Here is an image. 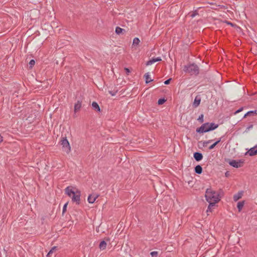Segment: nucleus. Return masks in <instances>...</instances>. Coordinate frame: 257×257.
Returning a JSON list of instances; mask_svg holds the SVG:
<instances>
[{"instance_id":"f257e3e1","label":"nucleus","mask_w":257,"mask_h":257,"mask_svg":"<svg viewBox=\"0 0 257 257\" xmlns=\"http://www.w3.org/2000/svg\"><path fill=\"white\" fill-rule=\"evenodd\" d=\"M65 193L71 198L72 201L76 204L80 203L81 192L72 186H68L65 189Z\"/></svg>"},{"instance_id":"f03ea898","label":"nucleus","mask_w":257,"mask_h":257,"mask_svg":"<svg viewBox=\"0 0 257 257\" xmlns=\"http://www.w3.org/2000/svg\"><path fill=\"white\" fill-rule=\"evenodd\" d=\"M205 198L207 201L211 204H215L220 200L218 193L211 188L206 190Z\"/></svg>"},{"instance_id":"7ed1b4c3","label":"nucleus","mask_w":257,"mask_h":257,"mask_svg":"<svg viewBox=\"0 0 257 257\" xmlns=\"http://www.w3.org/2000/svg\"><path fill=\"white\" fill-rule=\"evenodd\" d=\"M218 126L217 124L214 123H205L203 124L199 128L196 130V132L199 133H204L214 130Z\"/></svg>"},{"instance_id":"20e7f679","label":"nucleus","mask_w":257,"mask_h":257,"mask_svg":"<svg viewBox=\"0 0 257 257\" xmlns=\"http://www.w3.org/2000/svg\"><path fill=\"white\" fill-rule=\"evenodd\" d=\"M184 71L191 73V74H196L198 73V67L196 65L194 64L185 66Z\"/></svg>"},{"instance_id":"39448f33","label":"nucleus","mask_w":257,"mask_h":257,"mask_svg":"<svg viewBox=\"0 0 257 257\" xmlns=\"http://www.w3.org/2000/svg\"><path fill=\"white\" fill-rule=\"evenodd\" d=\"M61 145L62 146L63 151L69 154L71 151V147L68 141L66 138H63L61 141Z\"/></svg>"},{"instance_id":"423d86ee","label":"nucleus","mask_w":257,"mask_h":257,"mask_svg":"<svg viewBox=\"0 0 257 257\" xmlns=\"http://www.w3.org/2000/svg\"><path fill=\"white\" fill-rule=\"evenodd\" d=\"M229 164L230 166L238 168L242 166V162L241 161H236L235 160H232L229 161Z\"/></svg>"},{"instance_id":"0eeeda50","label":"nucleus","mask_w":257,"mask_h":257,"mask_svg":"<svg viewBox=\"0 0 257 257\" xmlns=\"http://www.w3.org/2000/svg\"><path fill=\"white\" fill-rule=\"evenodd\" d=\"M140 43V40L138 38H135L133 40L132 48L134 50H136L138 46H139Z\"/></svg>"},{"instance_id":"6e6552de","label":"nucleus","mask_w":257,"mask_h":257,"mask_svg":"<svg viewBox=\"0 0 257 257\" xmlns=\"http://www.w3.org/2000/svg\"><path fill=\"white\" fill-rule=\"evenodd\" d=\"M98 196L95 194H91L88 196L87 200L89 203H93L97 198Z\"/></svg>"},{"instance_id":"1a4fd4ad","label":"nucleus","mask_w":257,"mask_h":257,"mask_svg":"<svg viewBox=\"0 0 257 257\" xmlns=\"http://www.w3.org/2000/svg\"><path fill=\"white\" fill-rule=\"evenodd\" d=\"M256 146L250 148L246 153V155H248L250 156H253L257 155V152L256 151Z\"/></svg>"},{"instance_id":"9d476101","label":"nucleus","mask_w":257,"mask_h":257,"mask_svg":"<svg viewBox=\"0 0 257 257\" xmlns=\"http://www.w3.org/2000/svg\"><path fill=\"white\" fill-rule=\"evenodd\" d=\"M160 61H161V59L160 57L152 58L147 62V65H151L153 63Z\"/></svg>"},{"instance_id":"9b49d317","label":"nucleus","mask_w":257,"mask_h":257,"mask_svg":"<svg viewBox=\"0 0 257 257\" xmlns=\"http://www.w3.org/2000/svg\"><path fill=\"white\" fill-rule=\"evenodd\" d=\"M193 156L194 158L197 161H200L203 158V155L200 153L196 152L194 154Z\"/></svg>"},{"instance_id":"f8f14e48","label":"nucleus","mask_w":257,"mask_h":257,"mask_svg":"<svg viewBox=\"0 0 257 257\" xmlns=\"http://www.w3.org/2000/svg\"><path fill=\"white\" fill-rule=\"evenodd\" d=\"M242 196V192H238L237 193L233 195V200L234 201H236L241 198Z\"/></svg>"},{"instance_id":"ddd939ff","label":"nucleus","mask_w":257,"mask_h":257,"mask_svg":"<svg viewBox=\"0 0 257 257\" xmlns=\"http://www.w3.org/2000/svg\"><path fill=\"white\" fill-rule=\"evenodd\" d=\"M81 107V103L78 101L74 105V111L77 112L80 110Z\"/></svg>"},{"instance_id":"4468645a","label":"nucleus","mask_w":257,"mask_h":257,"mask_svg":"<svg viewBox=\"0 0 257 257\" xmlns=\"http://www.w3.org/2000/svg\"><path fill=\"white\" fill-rule=\"evenodd\" d=\"M144 77L145 78L146 82L147 83H148L150 82H151L153 81V79L151 78V75L150 73H147L145 74Z\"/></svg>"},{"instance_id":"2eb2a0df","label":"nucleus","mask_w":257,"mask_h":257,"mask_svg":"<svg viewBox=\"0 0 257 257\" xmlns=\"http://www.w3.org/2000/svg\"><path fill=\"white\" fill-rule=\"evenodd\" d=\"M106 242L105 241L103 240L100 242L99 247L101 250H104L106 248Z\"/></svg>"},{"instance_id":"dca6fc26","label":"nucleus","mask_w":257,"mask_h":257,"mask_svg":"<svg viewBox=\"0 0 257 257\" xmlns=\"http://www.w3.org/2000/svg\"><path fill=\"white\" fill-rule=\"evenodd\" d=\"M92 106L94 110L97 111H100V107L97 102H93L92 103Z\"/></svg>"},{"instance_id":"f3484780","label":"nucleus","mask_w":257,"mask_h":257,"mask_svg":"<svg viewBox=\"0 0 257 257\" xmlns=\"http://www.w3.org/2000/svg\"><path fill=\"white\" fill-rule=\"evenodd\" d=\"M195 171L197 174H201L202 172V168L200 165H197L195 168Z\"/></svg>"},{"instance_id":"a211bd4d","label":"nucleus","mask_w":257,"mask_h":257,"mask_svg":"<svg viewBox=\"0 0 257 257\" xmlns=\"http://www.w3.org/2000/svg\"><path fill=\"white\" fill-rule=\"evenodd\" d=\"M244 204V201H240V202H238L237 207L239 211H240L242 210V209L243 207Z\"/></svg>"},{"instance_id":"6ab92c4d","label":"nucleus","mask_w":257,"mask_h":257,"mask_svg":"<svg viewBox=\"0 0 257 257\" xmlns=\"http://www.w3.org/2000/svg\"><path fill=\"white\" fill-rule=\"evenodd\" d=\"M200 99L199 98H198L197 97H196L195 98V100H194V103H193V105H194L195 107H197L200 103Z\"/></svg>"},{"instance_id":"aec40b11","label":"nucleus","mask_w":257,"mask_h":257,"mask_svg":"<svg viewBox=\"0 0 257 257\" xmlns=\"http://www.w3.org/2000/svg\"><path fill=\"white\" fill-rule=\"evenodd\" d=\"M221 141V139H218L216 142H215L214 144H213L212 145H211L209 149L210 150H212Z\"/></svg>"},{"instance_id":"412c9836","label":"nucleus","mask_w":257,"mask_h":257,"mask_svg":"<svg viewBox=\"0 0 257 257\" xmlns=\"http://www.w3.org/2000/svg\"><path fill=\"white\" fill-rule=\"evenodd\" d=\"M123 31H124V30L123 29H121V28H119V27H116V29H115V33L117 34H121Z\"/></svg>"},{"instance_id":"4be33fe9","label":"nucleus","mask_w":257,"mask_h":257,"mask_svg":"<svg viewBox=\"0 0 257 257\" xmlns=\"http://www.w3.org/2000/svg\"><path fill=\"white\" fill-rule=\"evenodd\" d=\"M256 114V110L255 111H250L247 112L244 116V117H246L247 116H249L251 114Z\"/></svg>"},{"instance_id":"5701e85b","label":"nucleus","mask_w":257,"mask_h":257,"mask_svg":"<svg viewBox=\"0 0 257 257\" xmlns=\"http://www.w3.org/2000/svg\"><path fill=\"white\" fill-rule=\"evenodd\" d=\"M56 247H53L50 251L49 252H48L47 255V257H49L50 256L51 254H52L54 251L56 250Z\"/></svg>"},{"instance_id":"b1692460","label":"nucleus","mask_w":257,"mask_h":257,"mask_svg":"<svg viewBox=\"0 0 257 257\" xmlns=\"http://www.w3.org/2000/svg\"><path fill=\"white\" fill-rule=\"evenodd\" d=\"M68 204V202H66L64 206H63V211H62V214H63L66 211V209H67V205Z\"/></svg>"},{"instance_id":"393cba45","label":"nucleus","mask_w":257,"mask_h":257,"mask_svg":"<svg viewBox=\"0 0 257 257\" xmlns=\"http://www.w3.org/2000/svg\"><path fill=\"white\" fill-rule=\"evenodd\" d=\"M158 254V251H152L151 252V255L152 257H157Z\"/></svg>"},{"instance_id":"a878e982","label":"nucleus","mask_w":257,"mask_h":257,"mask_svg":"<svg viewBox=\"0 0 257 257\" xmlns=\"http://www.w3.org/2000/svg\"><path fill=\"white\" fill-rule=\"evenodd\" d=\"M166 101V100L165 99H159L158 101V103L159 105L163 104Z\"/></svg>"},{"instance_id":"bb28decb","label":"nucleus","mask_w":257,"mask_h":257,"mask_svg":"<svg viewBox=\"0 0 257 257\" xmlns=\"http://www.w3.org/2000/svg\"><path fill=\"white\" fill-rule=\"evenodd\" d=\"M214 204H210V203H209V206H208V208H207V212H209H209H211V207H212V206H214Z\"/></svg>"},{"instance_id":"cd10ccee","label":"nucleus","mask_w":257,"mask_h":257,"mask_svg":"<svg viewBox=\"0 0 257 257\" xmlns=\"http://www.w3.org/2000/svg\"><path fill=\"white\" fill-rule=\"evenodd\" d=\"M35 62L34 60H31L29 62V65L30 67H32L35 65Z\"/></svg>"},{"instance_id":"c85d7f7f","label":"nucleus","mask_w":257,"mask_h":257,"mask_svg":"<svg viewBox=\"0 0 257 257\" xmlns=\"http://www.w3.org/2000/svg\"><path fill=\"white\" fill-rule=\"evenodd\" d=\"M198 120L200 121L201 122H203V115L201 114L200 116H199Z\"/></svg>"},{"instance_id":"c756f323","label":"nucleus","mask_w":257,"mask_h":257,"mask_svg":"<svg viewBox=\"0 0 257 257\" xmlns=\"http://www.w3.org/2000/svg\"><path fill=\"white\" fill-rule=\"evenodd\" d=\"M124 70L125 71V72H126V74L127 75H128L130 74V73L131 72L130 70H129V69L127 68H124Z\"/></svg>"},{"instance_id":"7c9ffc66","label":"nucleus","mask_w":257,"mask_h":257,"mask_svg":"<svg viewBox=\"0 0 257 257\" xmlns=\"http://www.w3.org/2000/svg\"><path fill=\"white\" fill-rule=\"evenodd\" d=\"M171 79H169L167 80H166L165 82H164V83L166 85L167 84H169L170 83V82L171 81Z\"/></svg>"},{"instance_id":"2f4dec72","label":"nucleus","mask_w":257,"mask_h":257,"mask_svg":"<svg viewBox=\"0 0 257 257\" xmlns=\"http://www.w3.org/2000/svg\"><path fill=\"white\" fill-rule=\"evenodd\" d=\"M243 109V108H241L239 109H238L237 110H236L235 112V114H236V113H238L240 112H241Z\"/></svg>"},{"instance_id":"473e14b6","label":"nucleus","mask_w":257,"mask_h":257,"mask_svg":"<svg viewBox=\"0 0 257 257\" xmlns=\"http://www.w3.org/2000/svg\"><path fill=\"white\" fill-rule=\"evenodd\" d=\"M211 140H209V141H208L204 142L203 143V144H204V146H205V145H206L207 144H208L210 143L211 142Z\"/></svg>"},{"instance_id":"72a5a7b5","label":"nucleus","mask_w":257,"mask_h":257,"mask_svg":"<svg viewBox=\"0 0 257 257\" xmlns=\"http://www.w3.org/2000/svg\"><path fill=\"white\" fill-rule=\"evenodd\" d=\"M3 141V137L0 135V143Z\"/></svg>"},{"instance_id":"f704fd0d","label":"nucleus","mask_w":257,"mask_h":257,"mask_svg":"<svg viewBox=\"0 0 257 257\" xmlns=\"http://www.w3.org/2000/svg\"><path fill=\"white\" fill-rule=\"evenodd\" d=\"M195 15L194 14H191V16L192 18H193L194 17H195Z\"/></svg>"},{"instance_id":"c9c22d12","label":"nucleus","mask_w":257,"mask_h":257,"mask_svg":"<svg viewBox=\"0 0 257 257\" xmlns=\"http://www.w3.org/2000/svg\"><path fill=\"white\" fill-rule=\"evenodd\" d=\"M256 152H257V147H256Z\"/></svg>"}]
</instances>
